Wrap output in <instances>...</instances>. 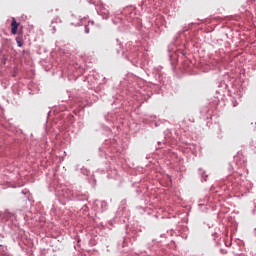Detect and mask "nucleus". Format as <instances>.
<instances>
[{
  "label": "nucleus",
  "instance_id": "nucleus-1",
  "mask_svg": "<svg viewBox=\"0 0 256 256\" xmlns=\"http://www.w3.org/2000/svg\"><path fill=\"white\" fill-rule=\"evenodd\" d=\"M19 25H20V23L17 22V20H15V18H12V22H11V34L12 35H17Z\"/></svg>",
  "mask_w": 256,
  "mask_h": 256
},
{
  "label": "nucleus",
  "instance_id": "nucleus-2",
  "mask_svg": "<svg viewBox=\"0 0 256 256\" xmlns=\"http://www.w3.org/2000/svg\"><path fill=\"white\" fill-rule=\"evenodd\" d=\"M16 43L19 47H23V34L21 30L19 31V35L16 37Z\"/></svg>",
  "mask_w": 256,
  "mask_h": 256
}]
</instances>
